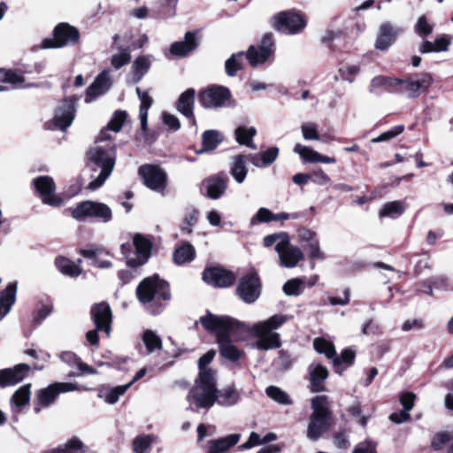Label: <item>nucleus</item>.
<instances>
[{
	"label": "nucleus",
	"instance_id": "nucleus-1",
	"mask_svg": "<svg viewBox=\"0 0 453 453\" xmlns=\"http://www.w3.org/2000/svg\"><path fill=\"white\" fill-rule=\"evenodd\" d=\"M290 319V316L277 314L250 327L231 317L216 316L209 312L200 318V322L207 331L217 333V342L221 356L234 362L240 359L242 352L233 343L232 338L239 339L241 334L251 333L257 338L255 347L257 349H278L281 345L280 334L273 331Z\"/></svg>",
	"mask_w": 453,
	"mask_h": 453
},
{
	"label": "nucleus",
	"instance_id": "nucleus-2",
	"mask_svg": "<svg viewBox=\"0 0 453 453\" xmlns=\"http://www.w3.org/2000/svg\"><path fill=\"white\" fill-rule=\"evenodd\" d=\"M312 413L307 426V437L311 441L319 440L333 425V412L326 395H317L311 399Z\"/></svg>",
	"mask_w": 453,
	"mask_h": 453
},
{
	"label": "nucleus",
	"instance_id": "nucleus-3",
	"mask_svg": "<svg viewBox=\"0 0 453 453\" xmlns=\"http://www.w3.org/2000/svg\"><path fill=\"white\" fill-rule=\"evenodd\" d=\"M217 392L214 372L208 371L199 373L195 385L188 395L190 409H193V405L196 408L211 409L216 403Z\"/></svg>",
	"mask_w": 453,
	"mask_h": 453
},
{
	"label": "nucleus",
	"instance_id": "nucleus-4",
	"mask_svg": "<svg viewBox=\"0 0 453 453\" xmlns=\"http://www.w3.org/2000/svg\"><path fill=\"white\" fill-rule=\"evenodd\" d=\"M88 161L100 169L99 174L88 183V188H99L111 175L116 162V146L107 144L96 145L88 151Z\"/></svg>",
	"mask_w": 453,
	"mask_h": 453
},
{
	"label": "nucleus",
	"instance_id": "nucleus-5",
	"mask_svg": "<svg viewBox=\"0 0 453 453\" xmlns=\"http://www.w3.org/2000/svg\"><path fill=\"white\" fill-rule=\"evenodd\" d=\"M136 296L139 302L147 304L154 302L158 303L160 301L170 299V289L168 283L159 279L157 275L143 279L136 288Z\"/></svg>",
	"mask_w": 453,
	"mask_h": 453
},
{
	"label": "nucleus",
	"instance_id": "nucleus-6",
	"mask_svg": "<svg viewBox=\"0 0 453 453\" xmlns=\"http://www.w3.org/2000/svg\"><path fill=\"white\" fill-rule=\"evenodd\" d=\"M151 242L142 234H136L133 243H123L120 247L122 254L129 267H139L144 265L151 255Z\"/></svg>",
	"mask_w": 453,
	"mask_h": 453
},
{
	"label": "nucleus",
	"instance_id": "nucleus-7",
	"mask_svg": "<svg viewBox=\"0 0 453 453\" xmlns=\"http://www.w3.org/2000/svg\"><path fill=\"white\" fill-rule=\"evenodd\" d=\"M90 314L96 330L88 331L86 337L90 344L96 345L98 342L97 331H103L107 336L110 335L112 318L111 310L107 303L102 302L92 306Z\"/></svg>",
	"mask_w": 453,
	"mask_h": 453
},
{
	"label": "nucleus",
	"instance_id": "nucleus-8",
	"mask_svg": "<svg viewBox=\"0 0 453 453\" xmlns=\"http://www.w3.org/2000/svg\"><path fill=\"white\" fill-rule=\"evenodd\" d=\"M72 216L79 221H84L88 218H94L98 221L107 223L112 219V211L104 203L88 200L79 203L73 210Z\"/></svg>",
	"mask_w": 453,
	"mask_h": 453
},
{
	"label": "nucleus",
	"instance_id": "nucleus-9",
	"mask_svg": "<svg viewBox=\"0 0 453 453\" xmlns=\"http://www.w3.org/2000/svg\"><path fill=\"white\" fill-rule=\"evenodd\" d=\"M53 38L42 40L41 49H57L74 45L80 39L78 29L68 23H60L53 30Z\"/></svg>",
	"mask_w": 453,
	"mask_h": 453
},
{
	"label": "nucleus",
	"instance_id": "nucleus-10",
	"mask_svg": "<svg viewBox=\"0 0 453 453\" xmlns=\"http://www.w3.org/2000/svg\"><path fill=\"white\" fill-rule=\"evenodd\" d=\"M433 83L430 73H423L415 75L414 78L397 79L395 93L403 94L408 97H416L426 91Z\"/></svg>",
	"mask_w": 453,
	"mask_h": 453
},
{
	"label": "nucleus",
	"instance_id": "nucleus-11",
	"mask_svg": "<svg viewBox=\"0 0 453 453\" xmlns=\"http://www.w3.org/2000/svg\"><path fill=\"white\" fill-rule=\"evenodd\" d=\"M246 59L252 67L265 64L274 54V41L271 33H266L259 45H250L244 52Z\"/></svg>",
	"mask_w": 453,
	"mask_h": 453
},
{
	"label": "nucleus",
	"instance_id": "nucleus-12",
	"mask_svg": "<svg viewBox=\"0 0 453 453\" xmlns=\"http://www.w3.org/2000/svg\"><path fill=\"white\" fill-rule=\"evenodd\" d=\"M272 27L281 33L293 35L299 33L305 27L303 18L293 12H281L271 19Z\"/></svg>",
	"mask_w": 453,
	"mask_h": 453
},
{
	"label": "nucleus",
	"instance_id": "nucleus-13",
	"mask_svg": "<svg viewBox=\"0 0 453 453\" xmlns=\"http://www.w3.org/2000/svg\"><path fill=\"white\" fill-rule=\"evenodd\" d=\"M230 99V90L223 86H211L199 94V102L204 108L216 109L225 107Z\"/></svg>",
	"mask_w": 453,
	"mask_h": 453
},
{
	"label": "nucleus",
	"instance_id": "nucleus-14",
	"mask_svg": "<svg viewBox=\"0 0 453 453\" xmlns=\"http://www.w3.org/2000/svg\"><path fill=\"white\" fill-rule=\"evenodd\" d=\"M79 97L73 96L62 101L61 104L55 110L53 124L56 128L65 131L74 119L76 112V104Z\"/></svg>",
	"mask_w": 453,
	"mask_h": 453
},
{
	"label": "nucleus",
	"instance_id": "nucleus-15",
	"mask_svg": "<svg viewBox=\"0 0 453 453\" xmlns=\"http://www.w3.org/2000/svg\"><path fill=\"white\" fill-rule=\"evenodd\" d=\"M79 385L72 382H55L45 388L40 389L36 393L38 404L42 407H49L56 401L58 395L61 393L77 391Z\"/></svg>",
	"mask_w": 453,
	"mask_h": 453
},
{
	"label": "nucleus",
	"instance_id": "nucleus-16",
	"mask_svg": "<svg viewBox=\"0 0 453 453\" xmlns=\"http://www.w3.org/2000/svg\"><path fill=\"white\" fill-rule=\"evenodd\" d=\"M275 250L280 258V265L286 268H294L303 258L302 250L290 244L288 240H280L276 243Z\"/></svg>",
	"mask_w": 453,
	"mask_h": 453
},
{
	"label": "nucleus",
	"instance_id": "nucleus-17",
	"mask_svg": "<svg viewBox=\"0 0 453 453\" xmlns=\"http://www.w3.org/2000/svg\"><path fill=\"white\" fill-rule=\"evenodd\" d=\"M138 173L149 188L158 192L165 188L166 174L158 166L143 165L139 167Z\"/></svg>",
	"mask_w": 453,
	"mask_h": 453
},
{
	"label": "nucleus",
	"instance_id": "nucleus-18",
	"mask_svg": "<svg viewBox=\"0 0 453 453\" xmlns=\"http://www.w3.org/2000/svg\"><path fill=\"white\" fill-rule=\"evenodd\" d=\"M237 294L247 303H252L259 297L260 282L255 273H248L240 280Z\"/></svg>",
	"mask_w": 453,
	"mask_h": 453
},
{
	"label": "nucleus",
	"instance_id": "nucleus-19",
	"mask_svg": "<svg viewBox=\"0 0 453 453\" xmlns=\"http://www.w3.org/2000/svg\"><path fill=\"white\" fill-rule=\"evenodd\" d=\"M36 191L40 194L43 203L58 206L61 204V199L55 196V183L50 176H40L33 180Z\"/></svg>",
	"mask_w": 453,
	"mask_h": 453
},
{
	"label": "nucleus",
	"instance_id": "nucleus-20",
	"mask_svg": "<svg viewBox=\"0 0 453 453\" xmlns=\"http://www.w3.org/2000/svg\"><path fill=\"white\" fill-rule=\"evenodd\" d=\"M111 85L112 80L110 74V70H104L96 77L93 83L87 88L85 103L90 104L98 96L105 94L111 88Z\"/></svg>",
	"mask_w": 453,
	"mask_h": 453
},
{
	"label": "nucleus",
	"instance_id": "nucleus-21",
	"mask_svg": "<svg viewBox=\"0 0 453 453\" xmlns=\"http://www.w3.org/2000/svg\"><path fill=\"white\" fill-rule=\"evenodd\" d=\"M203 279L210 285L218 288H227L234 282L235 276L230 271L219 267H213L204 270Z\"/></svg>",
	"mask_w": 453,
	"mask_h": 453
},
{
	"label": "nucleus",
	"instance_id": "nucleus-22",
	"mask_svg": "<svg viewBox=\"0 0 453 453\" xmlns=\"http://www.w3.org/2000/svg\"><path fill=\"white\" fill-rule=\"evenodd\" d=\"M30 366L19 364L12 368L0 370V387L5 388L18 384L27 376Z\"/></svg>",
	"mask_w": 453,
	"mask_h": 453
},
{
	"label": "nucleus",
	"instance_id": "nucleus-23",
	"mask_svg": "<svg viewBox=\"0 0 453 453\" xmlns=\"http://www.w3.org/2000/svg\"><path fill=\"white\" fill-rule=\"evenodd\" d=\"M400 32L401 29L394 27L391 23H382L379 27L375 48L380 50H387L393 44Z\"/></svg>",
	"mask_w": 453,
	"mask_h": 453
},
{
	"label": "nucleus",
	"instance_id": "nucleus-24",
	"mask_svg": "<svg viewBox=\"0 0 453 453\" xmlns=\"http://www.w3.org/2000/svg\"><path fill=\"white\" fill-rule=\"evenodd\" d=\"M196 91L194 88H188L181 93L176 102L177 111L189 119L192 125H196L194 115Z\"/></svg>",
	"mask_w": 453,
	"mask_h": 453
},
{
	"label": "nucleus",
	"instance_id": "nucleus-25",
	"mask_svg": "<svg viewBox=\"0 0 453 453\" xmlns=\"http://www.w3.org/2000/svg\"><path fill=\"white\" fill-rule=\"evenodd\" d=\"M309 380L312 392H322L325 390L323 385L327 379L329 372L320 363L313 362L308 367Z\"/></svg>",
	"mask_w": 453,
	"mask_h": 453
},
{
	"label": "nucleus",
	"instance_id": "nucleus-26",
	"mask_svg": "<svg viewBox=\"0 0 453 453\" xmlns=\"http://www.w3.org/2000/svg\"><path fill=\"white\" fill-rule=\"evenodd\" d=\"M199 43L196 33L187 32L184 41L175 42L170 47V53L179 58H184L194 51Z\"/></svg>",
	"mask_w": 453,
	"mask_h": 453
},
{
	"label": "nucleus",
	"instance_id": "nucleus-27",
	"mask_svg": "<svg viewBox=\"0 0 453 453\" xmlns=\"http://www.w3.org/2000/svg\"><path fill=\"white\" fill-rule=\"evenodd\" d=\"M127 118V113L125 111H117L113 114L110 122L108 123L107 127L101 130V132L97 134L96 138V142H102L108 140H111V137L110 135V131L119 132L122 128L124 122Z\"/></svg>",
	"mask_w": 453,
	"mask_h": 453
},
{
	"label": "nucleus",
	"instance_id": "nucleus-28",
	"mask_svg": "<svg viewBox=\"0 0 453 453\" xmlns=\"http://www.w3.org/2000/svg\"><path fill=\"white\" fill-rule=\"evenodd\" d=\"M396 78L390 76L378 75L373 77L369 84L368 91L372 95L379 96L382 92H395Z\"/></svg>",
	"mask_w": 453,
	"mask_h": 453
},
{
	"label": "nucleus",
	"instance_id": "nucleus-29",
	"mask_svg": "<svg viewBox=\"0 0 453 453\" xmlns=\"http://www.w3.org/2000/svg\"><path fill=\"white\" fill-rule=\"evenodd\" d=\"M208 197L218 199L226 192L227 187L226 179L221 175H215L203 181Z\"/></svg>",
	"mask_w": 453,
	"mask_h": 453
},
{
	"label": "nucleus",
	"instance_id": "nucleus-30",
	"mask_svg": "<svg viewBox=\"0 0 453 453\" xmlns=\"http://www.w3.org/2000/svg\"><path fill=\"white\" fill-rule=\"evenodd\" d=\"M151 65L150 56L138 57L132 65V71L127 80L128 83H138L150 70Z\"/></svg>",
	"mask_w": 453,
	"mask_h": 453
},
{
	"label": "nucleus",
	"instance_id": "nucleus-31",
	"mask_svg": "<svg viewBox=\"0 0 453 453\" xmlns=\"http://www.w3.org/2000/svg\"><path fill=\"white\" fill-rule=\"evenodd\" d=\"M241 439V434H232L226 437L208 441V453H226L234 446Z\"/></svg>",
	"mask_w": 453,
	"mask_h": 453
},
{
	"label": "nucleus",
	"instance_id": "nucleus-32",
	"mask_svg": "<svg viewBox=\"0 0 453 453\" xmlns=\"http://www.w3.org/2000/svg\"><path fill=\"white\" fill-rule=\"evenodd\" d=\"M17 283L8 284L6 288L0 293V320L3 319L11 311L16 301Z\"/></svg>",
	"mask_w": 453,
	"mask_h": 453
},
{
	"label": "nucleus",
	"instance_id": "nucleus-33",
	"mask_svg": "<svg viewBox=\"0 0 453 453\" xmlns=\"http://www.w3.org/2000/svg\"><path fill=\"white\" fill-rule=\"evenodd\" d=\"M31 385L21 386L12 396V410L15 414L21 412L22 408L28 404L31 395Z\"/></svg>",
	"mask_w": 453,
	"mask_h": 453
},
{
	"label": "nucleus",
	"instance_id": "nucleus-34",
	"mask_svg": "<svg viewBox=\"0 0 453 453\" xmlns=\"http://www.w3.org/2000/svg\"><path fill=\"white\" fill-rule=\"evenodd\" d=\"M247 159V156L242 154H239L233 158L230 173L239 184L245 180L248 173V168L246 166Z\"/></svg>",
	"mask_w": 453,
	"mask_h": 453
},
{
	"label": "nucleus",
	"instance_id": "nucleus-35",
	"mask_svg": "<svg viewBox=\"0 0 453 453\" xmlns=\"http://www.w3.org/2000/svg\"><path fill=\"white\" fill-rule=\"evenodd\" d=\"M355 360V352L351 349H344L340 357H334L333 361V366L334 372L340 375L343 373L345 370L350 367Z\"/></svg>",
	"mask_w": 453,
	"mask_h": 453
},
{
	"label": "nucleus",
	"instance_id": "nucleus-36",
	"mask_svg": "<svg viewBox=\"0 0 453 453\" xmlns=\"http://www.w3.org/2000/svg\"><path fill=\"white\" fill-rule=\"evenodd\" d=\"M257 134V129L254 127H246L244 126L239 127L234 131L235 140L241 145H245L252 150H256L257 146L253 142V137Z\"/></svg>",
	"mask_w": 453,
	"mask_h": 453
},
{
	"label": "nucleus",
	"instance_id": "nucleus-37",
	"mask_svg": "<svg viewBox=\"0 0 453 453\" xmlns=\"http://www.w3.org/2000/svg\"><path fill=\"white\" fill-rule=\"evenodd\" d=\"M196 256V250L189 242L183 243L173 253L174 263L180 265L191 262Z\"/></svg>",
	"mask_w": 453,
	"mask_h": 453
},
{
	"label": "nucleus",
	"instance_id": "nucleus-38",
	"mask_svg": "<svg viewBox=\"0 0 453 453\" xmlns=\"http://www.w3.org/2000/svg\"><path fill=\"white\" fill-rule=\"evenodd\" d=\"M142 339L146 347L147 354H151L162 349V340L153 330L146 329L142 334Z\"/></svg>",
	"mask_w": 453,
	"mask_h": 453
},
{
	"label": "nucleus",
	"instance_id": "nucleus-39",
	"mask_svg": "<svg viewBox=\"0 0 453 453\" xmlns=\"http://www.w3.org/2000/svg\"><path fill=\"white\" fill-rule=\"evenodd\" d=\"M48 453H85V446L78 437H73L63 446L52 449Z\"/></svg>",
	"mask_w": 453,
	"mask_h": 453
},
{
	"label": "nucleus",
	"instance_id": "nucleus-40",
	"mask_svg": "<svg viewBox=\"0 0 453 453\" xmlns=\"http://www.w3.org/2000/svg\"><path fill=\"white\" fill-rule=\"evenodd\" d=\"M239 400L240 395L238 392L231 387L218 390L217 392L216 402L220 405L232 406L237 403Z\"/></svg>",
	"mask_w": 453,
	"mask_h": 453
},
{
	"label": "nucleus",
	"instance_id": "nucleus-41",
	"mask_svg": "<svg viewBox=\"0 0 453 453\" xmlns=\"http://www.w3.org/2000/svg\"><path fill=\"white\" fill-rule=\"evenodd\" d=\"M405 211V205L402 201H393L386 203L380 209V217H388L395 219L401 216Z\"/></svg>",
	"mask_w": 453,
	"mask_h": 453
},
{
	"label": "nucleus",
	"instance_id": "nucleus-42",
	"mask_svg": "<svg viewBox=\"0 0 453 453\" xmlns=\"http://www.w3.org/2000/svg\"><path fill=\"white\" fill-rule=\"evenodd\" d=\"M223 141L222 134L216 130H207L203 134V148L200 152L213 150Z\"/></svg>",
	"mask_w": 453,
	"mask_h": 453
},
{
	"label": "nucleus",
	"instance_id": "nucleus-43",
	"mask_svg": "<svg viewBox=\"0 0 453 453\" xmlns=\"http://www.w3.org/2000/svg\"><path fill=\"white\" fill-rule=\"evenodd\" d=\"M55 264L58 269L65 275L77 277L81 273V269L68 258L57 257Z\"/></svg>",
	"mask_w": 453,
	"mask_h": 453
},
{
	"label": "nucleus",
	"instance_id": "nucleus-44",
	"mask_svg": "<svg viewBox=\"0 0 453 453\" xmlns=\"http://www.w3.org/2000/svg\"><path fill=\"white\" fill-rule=\"evenodd\" d=\"M244 51H239L233 54L225 63L226 73L234 77L237 72L242 68Z\"/></svg>",
	"mask_w": 453,
	"mask_h": 453
},
{
	"label": "nucleus",
	"instance_id": "nucleus-45",
	"mask_svg": "<svg viewBox=\"0 0 453 453\" xmlns=\"http://www.w3.org/2000/svg\"><path fill=\"white\" fill-rule=\"evenodd\" d=\"M265 392L269 398L280 404L291 405L293 403L289 395L276 386L267 387Z\"/></svg>",
	"mask_w": 453,
	"mask_h": 453
},
{
	"label": "nucleus",
	"instance_id": "nucleus-46",
	"mask_svg": "<svg viewBox=\"0 0 453 453\" xmlns=\"http://www.w3.org/2000/svg\"><path fill=\"white\" fill-rule=\"evenodd\" d=\"M129 388V385H120L111 388L105 392L101 391L98 395L99 397L104 398V402L109 404L116 403L119 397L123 395Z\"/></svg>",
	"mask_w": 453,
	"mask_h": 453
},
{
	"label": "nucleus",
	"instance_id": "nucleus-47",
	"mask_svg": "<svg viewBox=\"0 0 453 453\" xmlns=\"http://www.w3.org/2000/svg\"><path fill=\"white\" fill-rule=\"evenodd\" d=\"M301 132L306 141H322L326 142V139L320 136L318 130V124L315 122H305L301 125Z\"/></svg>",
	"mask_w": 453,
	"mask_h": 453
},
{
	"label": "nucleus",
	"instance_id": "nucleus-48",
	"mask_svg": "<svg viewBox=\"0 0 453 453\" xmlns=\"http://www.w3.org/2000/svg\"><path fill=\"white\" fill-rule=\"evenodd\" d=\"M313 346L317 352L326 355L329 359H333L336 356L334 344L324 338H316L313 341Z\"/></svg>",
	"mask_w": 453,
	"mask_h": 453
},
{
	"label": "nucleus",
	"instance_id": "nucleus-49",
	"mask_svg": "<svg viewBox=\"0 0 453 453\" xmlns=\"http://www.w3.org/2000/svg\"><path fill=\"white\" fill-rule=\"evenodd\" d=\"M304 289V280L303 279H292L288 280L283 285V292L287 296H300Z\"/></svg>",
	"mask_w": 453,
	"mask_h": 453
},
{
	"label": "nucleus",
	"instance_id": "nucleus-50",
	"mask_svg": "<svg viewBox=\"0 0 453 453\" xmlns=\"http://www.w3.org/2000/svg\"><path fill=\"white\" fill-rule=\"evenodd\" d=\"M294 152L298 154L304 161L317 163L319 152L310 147L297 143L294 147Z\"/></svg>",
	"mask_w": 453,
	"mask_h": 453
},
{
	"label": "nucleus",
	"instance_id": "nucleus-51",
	"mask_svg": "<svg viewBox=\"0 0 453 453\" xmlns=\"http://www.w3.org/2000/svg\"><path fill=\"white\" fill-rule=\"evenodd\" d=\"M130 52L131 48L126 47L120 49L117 54H114L111 57V65L113 67L118 70L129 63L131 59Z\"/></svg>",
	"mask_w": 453,
	"mask_h": 453
},
{
	"label": "nucleus",
	"instance_id": "nucleus-52",
	"mask_svg": "<svg viewBox=\"0 0 453 453\" xmlns=\"http://www.w3.org/2000/svg\"><path fill=\"white\" fill-rule=\"evenodd\" d=\"M152 437L147 434L137 436L133 441V450L135 453H148L152 443Z\"/></svg>",
	"mask_w": 453,
	"mask_h": 453
},
{
	"label": "nucleus",
	"instance_id": "nucleus-53",
	"mask_svg": "<svg viewBox=\"0 0 453 453\" xmlns=\"http://www.w3.org/2000/svg\"><path fill=\"white\" fill-rule=\"evenodd\" d=\"M273 211L267 208L261 207L257 213L251 217L250 224V226H257L261 223H269L273 221Z\"/></svg>",
	"mask_w": 453,
	"mask_h": 453
},
{
	"label": "nucleus",
	"instance_id": "nucleus-54",
	"mask_svg": "<svg viewBox=\"0 0 453 453\" xmlns=\"http://www.w3.org/2000/svg\"><path fill=\"white\" fill-rule=\"evenodd\" d=\"M290 354L286 350H280L277 358L273 360V365L279 371H286L292 365Z\"/></svg>",
	"mask_w": 453,
	"mask_h": 453
},
{
	"label": "nucleus",
	"instance_id": "nucleus-55",
	"mask_svg": "<svg viewBox=\"0 0 453 453\" xmlns=\"http://www.w3.org/2000/svg\"><path fill=\"white\" fill-rule=\"evenodd\" d=\"M360 72V65H347L339 68V74L342 79L347 81L349 83L354 82V78Z\"/></svg>",
	"mask_w": 453,
	"mask_h": 453
},
{
	"label": "nucleus",
	"instance_id": "nucleus-56",
	"mask_svg": "<svg viewBox=\"0 0 453 453\" xmlns=\"http://www.w3.org/2000/svg\"><path fill=\"white\" fill-rule=\"evenodd\" d=\"M403 130H404V126H403V125L395 126L393 128H391L390 130H388V131L382 133L381 134H380L379 136L372 139V142L378 143V142H381L389 141V140L396 137L397 135L401 134L403 132Z\"/></svg>",
	"mask_w": 453,
	"mask_h": 453
},
{
	"label": "nucleus",
	"instance_id": "nucleus-57",
	"mask_svg": "<svg viewBox=\"0 0 453 453\" xmlns=\"http://www.w3.org/2000/svg\"><path fill=\"white\" fill-rule=\"evenodd\" d=\"M303 248L309 252V257L312 260L325 259V254L321 251L319 240L312 241L308 244H303Z\"/></svg>",
	"mask_w": 453,
	"mask_h": 453
},
{
	"label": "nucleus",
	"instance_id": "nucleus-58",
	"mask_svg": "<svg viewBox=\"0 0 453 453\" xmlns=\"http://www.w3.org/2000/svg\"><path fill=\"white\" fill-rule=\"evenodd\" d=\"M136 94L141 101L139 112L148 113L149 109L153 104L152 97L146 91H142L140 88H136Z\"/></svg>",
	"mask_w": 453,
	"mask_h": 453
},
{
	"label": "nucleus",
	"instance_id": "nucleus-59",
	"mask_svg": "<svg viewBox=\"0 0 453 453\" xmlns=\"http://www.w3.org/2000/svg\"><path fill=\"white\" fill-rule=\"evenodd\" d=\"M416 32L422 38L426 37L433 32V27L428 24L425 16H421L418 19Z\"/></svg>",
	"mask_w": 453,
	"mask_h": 453
},
{
	"label": "nucleus",
	"instance_id": "nucleus-60",
	"mask_svg": "<svg viewBox=\"0 0 453 453\" xmlns=\"http://www.w3.org/2000/svg\"><path fill=\"white\" fill-rule=\"evenodd\" d=\"M310 180L319 186H324L331 181L330 177L322 170L318 169L310 173Z\"/></svg>",
	"mask_w": 453,
	"mask_h": 453
},
{
	"label": "nucleus",
	"instance_id": "nucleus-61",
	"mask_svg": "<svg viewBox=\"0 0 453 453\" xmlns=\"http://www.w3.org/2000/svg\"><path fill=\"white\" fill-rule=\"evenodd\" d=\"M4 82L11 83L14 86V88H21L25 79L22 75L15 73V72H6L2 80Z\"/></svg>",
	"mask_w": 453,
	"mask_h": 453
},
{
	"label": "nucleus",
	"instance_id": "nucleus-62",
	"mask_svg": "<svg viewBox=\"0 0 453 453\" xmlns=\"http://www.w3.org/2000/svg\"><path fill=\"white\" fill-rule=\"evenodd\" d=\"M52 307L48 304H43L40 309L35 311L33 314V322L35 325L41 324L50 313Z\"/></svg>",
	"mask_w": 453,
	"mask_h": 453
},
{
	"label": "nucleus",
	"instance_id": "nucleus-63",
	"mask_svg": "<svg viewBox=\"0 0 453 453\" xmlns=\"http://www.w3.org/2000/svg\"><path fill=\"white\" fill-rule=\"evenodd\" d=\"M352 453H377L376 444L372 441L366 440L359 442Z\"/></svg>",
	"mask_w": 453,
	"mask_h": 453
},
{
	"label": "nucleus",
	"instance_id": "nucleus-64",
	"mask_svg": "<svg viewBox=\"0 0 453 453\" xmlns=\"http://www.w3.org/2000/svg\"><path fill=\"white\" fill-rule=\"evenodd\" d=\"M162 119L164 124L167 126L170 129L177 131L180 128V120L175 115L168 112H164L162 115Z\"/></svg>",
	"mask_w": 453,
	"mask_h": 453
}]
</instances>
